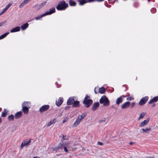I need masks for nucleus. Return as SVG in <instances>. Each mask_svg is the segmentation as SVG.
<instances>
[{
  "label": "nucleus",
  "mask_w": 158,
  "mask_h": 158,
  "mask_svg": "<svg viewBox=\"0 0 158 158\" xmlns=\"http://www.w3.org/2000/svg\"><path fill=\"white\" fill-rule=\"evenodd\" d=\"M70 143L69 141H67L66 142H63L60 143L58 144V145L55 146L53 148V151H56L57 152L59 150H62L64 149V152H68V148H69L70 146L69 145Z\"/></svg>",
  "instance_id": "nucleus-1"
},
{
  "label": "nucleus",
  "mask_w": 158,
  "mask_h": 158,
  "mask_svg": "<svg viewBox=\"0 0 158 158\" xmlns=\"http://www.w3.org/2000/svg\"><path fill=\"white\" fill-rule=\"evenodd\" d=\"M68 6V4L64 0H62L59 2L56 8L58 10H65Z\"/></svg>",
  "instance_id": "nucleus-2"
},
{
  "label": "nucleus",
  "mask_w": 158,
  "mask_h": 158,
  "mask_svg": "<svg viewBox=\"0 0 158 158\" xmlns=\"http://www.w3.org/2000/svg\"><path fill=\"white\" fill-rule=\"evenodd\" d=\"M101 104H102L104 106H108L110 104V101L108 98L105 95L102 96L99 100Z\"/></svg>",
  "instance_id": "nucleus-3"
},
{
  "label": "nucleus",
  "mask_w": 158,
  "mask_h": 158,
  "mask_svg": "<svg viewBox=\"0 0 158 158\" xmlns=\"http://www.w3.org/2000/svg\"><path fill=\"white\" fill-rule=\"evenodd\" d=\"M86 114H82L81 115L79 116L73 123V127H77L80 124L81 120L86 116Z\"/></svg>",
  "instance_id": "nucleus-4"
},
{
  "label": "nucleus",
  "mask_w": 158,
  "mask_h": 158,
  "mask_svg": "<svg viewBox=\"0 0 158 158\" xmlns=\"http://www.w3.org/2000/svg\"><path fill=\"white\" fill-rule=\"evenodd\" d=\"M93 100L90 99L86 98V97H85L83 102V104L85 105V107L88 108L92 104Z\"/></svg>",
  "instance_id": "nucleus-5"
},
{
  "label": "nucleus",
  "mask_w": 158,
  "mask_h": 158,
  "mask_svg": "<svg viewBox=\"0 0 158 158\" xmlns=\"http://www.w3.org/2000/svg\"><path fill=\"white\" fill-rule=\"evenodd\" d=\"M49 107V105H45L41 107L39 109V111L40 113H42L48 110Z\"/></svg>",
  "instance_id": "nucleus-6"
},
{
  "label": "nucleus",
  "mask_w": 158,
  "mask_h": 158,
  "mask_svg": "<svg viewBox=\"0 0 158 158\" xmlns=\"http://www.w3.org/2000/svg\"><path fill=\"white\" fill-rule=\"evenodd\" d=\"M148 99V97L145 96L143 98L139 101V105L143 106L144 104L147 101Z\"/></svg>",
  "instance_id": "nucleus-7"
},
{
  "label": "nucleus",
  "mask_w": 158,
  "mask_h": 158,
  "mask_svg": "<svg viewBox=\"0 0 158 158\" xmlns=\"http://www.w3.org/2000/svg\"><path fill=\"white\" fill-rule=\"evenodd\" d=\"M26 103L27 102H24L22 105V110L25 114H27L29 111L28 108L27 106H25Z\"/></svg>",
  "instance_id": "nucleus-8"
},
{
  "label": "nucleus",
  "mask_w": 158,
  "mask_h": 158,
  "mask_svg": "<svg viewBox=\"0 0 158 158\" xmlns=\"http://www.w3.org/2000/svg\"><path fill=\"white\" fill-rule=\"evenodd\" d=\"M100 104L98 102L94 103L92 106V110L94 111H95L99 106Z\"/></svg>",
  "instance_id": "nucleus-9"
},
{
  "label": "nucleus",
  "mask_w": 158,
  "mask_h": 158,
  "mask_svg": "<svg viewBox=\"0 0 158 158\" xmlns=\"http://www.w3.org/2000/svg\"><path fill=\"white\" fill-rule=\"evenodd\" d=\"M56 12V10L55 8L53 7L49 11L46 12L45 13L46 16L51 15L52 14L55 13Z\"/></svg>",
  "instance_id": "nucleus-10"
},
{
  "label": "nucleus",
  "mask_w": 158,
  "mask_h": 158,
  "mask_svg": "<svg viewBox=\"0 0 158 158\" xmlns=\"http://www.w3.org/2000/svg\"><path fill=\"white\" fill-rule=\"evenodd\" d=\"M63 102V99L62 98L60 97L56 101V104L57 106H60Z\"/></svg>",
  "instance_id": "nucleus-11"
},
{
  "label": "nucleus",
  "mask_w": 158,
  "mask_h": 158,
  "mask_svg": "<svg viewBox=\"0 0 158 158\" xmlns=\"http://www.w3.org/2000/svg\"><path fill=\"white\" fill-rule=\"evenodd\" d=\"M23 114L21 111H19L16 113L15 115V118L16 119H17L21 118Z\"/></svg>",
  "instance_id": "nucleus-12"
},
{
  "label": "nucleus",
  "mask_w": 158,
  "mask_h": 158,
  "mask_svg": "<svg viewBox=\"0 0 158 158\" xmlns=\"http://www.w3.org/2000/svg\"><path fill=\"white\" fill-rule=\"evenodd\" d=\"M130 102L128 101L123 104L121 106L122 109H124L127 107H128L130 106Z\"/></svg>",
  "instance_id": "nucleus-13"
},
{
  "label": "nucleus",
  "mask_w": 158,
  "mask_h": 158,
  "mask_svg": "<svg viewBox=\"0 0 158 158\" xmlns=\"http://www.w3.org/2000/svg\"><path fill=\"white\" fill-rule=\"evenodd\" d=\"M158 101V96L154 97L152 99L150 100L148 102V104H151L152 102H156Z\"/></svg>",
  "instance_id": "nucleus-14"
},
{
  "label": "nucleus",
  "mask_w": 158,
  "mask_h": 158,
  "mask_svg": "<svg viewBox=\"0 0 158 158\" xmlns=\"http://www.w3.org/2000/svg\"><path fill=\"white\" fill-rule=\"evenodd\" d=\"M80 106V102L78 101H75L72 104V107H78Z\"/></svg>",
  "instance_id": "nucleus-15"
},
{
  "label": "nucleus",
  "mask_w": 158,
  "mask_h": 158,
  "mask_svg": "<svg viewBox=\"0 0 158 158\" xmlns=\"http://www.w3.org/2000/svg\"><path fill=\"white\" fill-rule=\"evenodd\" d=\"M74 101V98L73 97H70L67 100V104L68 105H71L72 104Z\"/></svg>",
  "instance_id": "nucleus-16"
},
{
  "label": "nucleus",
  "mask_w": 158,
  "mask_h": 158,
  "mask_svg": "<svg viewBox=\"0 0 158 158\" xmlns=\"http://www.w3.org/2000/svg\"><path fill=\"white\" fill-rule=\"evenodd\" d=\"M149 120L148 119L145 120L141 122L140 124V126L141 127H143L145 125L147 124L149 122Z\"/></svg>",
  "instance_id": "nucleus-17"
},
{
  "label": "nucleus",
  "mask_w": 158,
  "mask_h": 158,
  "mask_svg": "<svg viewBox=\"0 0 158 158\" xmlns=\"http://www.w3.org/2000/svg\"><path fill=\"white\" fill-rule=\"evenodd\" d=\"M20 28L19 26L16 27L13 29H12L10 31V32L11 33H13L16 32H18L20 30Z\"/></svg>",
  "instance_id": "nucleus-18"
},
{
  "label": "nucleus",
  "mask_w": 158,
  "mask_h": 158,
  "mask_svg": "<svg viewBox=\"0 0 158 158\" xmlns=\"http://www.w3.org/2000/svg\"><path fill=\"white\" fill-rule=\"evenodd\" d=\"M123 101V99L122 98V96H120L116 100V104L117 105H119Z\"/></svg>",
  "instance_id": "nucleus-19"
},
{
  "label": "nucleus",
  "mask_w": 158,
  "mask_h": 158,
  "mask_svg": "<svg viewBox=\"0 0 158 158\" xmlns=\"http://www.w3.org/2000/svg\"><path fill=\"white\" fill-rule=\"evenodd\" d=\"M29 26V24L27 23H26L21 25V27L22 30L23 31L27 28Z\"/></svg>",
  "instance_id": "nucleus-20"
},
{
  "label": "nucleus",
  "mask_w": 158,
  "mask_h": 158,
  "mask_svg": "<svg viewBox=\"0 0 158 158\" xmlns=\"http://www.w3.org/2000/svg\"><path fill=\"white\" fill-rule=\"evenodd\" d=\"M106 91V89L103 87L99 88L98 89V92L101 94H103Z\"/></svg>",
  "instance_id": "nucleus-21"
},
{
  "label": "nucleus",
  "mask_w": 158,
  "mask_h": 158,
  "mask_svg": "<svg viewBox=\"0 0 158 158\" xmlns=\"http://www.w3.org/2000/svg\"><path fill=\"white\" fill-rule=\"evenodd\" d=\"M77 1L79 2V5L81 6L83 5L85 3H87L86 0H78Z\"/></svg>",
  "instance_id": "nucleus-22"
},
{
  "label": "nucleus",
  "mask_w": 158,
  "mask_h": 158,
  "mask_svg": "<svg viewBox=\"0 0 158 158\" xmlns=\"http://www.w3.org/2000/svg\"><path fill=\"white\" fill-rule=\"evenodd\" d=\"M23 142L25 146H28L29 145L30 143L31 142V139H29L28 141L24 140L23 141Z\"/></svg>",
  "instance_id": "nucleus-23"
},
{
  "label": "nucleus",
  "mask_w": 158,
  "mask_h": 158,
  "mask_svg": "<svg viewBox=\"0 0 158 158\" xmlns=\"http://www.w3.org/2000/svg\"><path fill=\"white\" fill-rule=\"evenodd\" d=\"M46 2H44L41 3L40 5H36V6L37 7V9L38 10H39L42 7L44 6V5H45L46 3Z\"/></svg>",
  "instance_id": "nucleus-24"
},
{
  "label": "nucleus",
  "mask_w": 158,
  "mask_h": 158,
  "mask_svg": "<svg viewBox=\"0 0 158 158\" xmlns=\"http://www.w3.org/2000/svg\"><path fill=\"white\" fill-rule=\"evenodd\" d=\"M69 3L70 6H74L76 5V4L75 2L72 0L69 1Z\"/></svg>",
  "instance_id": "nucleus-25"
},
{
  "label": "nucleus",
  "mask_w": 158,
  "mask_h": 158,
  "mask_svg": "<svg viewBox=\"0 0 158 158\" xmlns=\"http://www.w3.org/2000/svg\"><path fill=\"white\" fill-rule=\"evenodd\" d=\"M9 34V32H6L0 36V40L6 37V36Z\"/></svg>",
  "instance_id": "nucleus-26"
},
{
  "label": "nucleus",
  "mask_w": 158,
  "mask_h": 158,
  "mask_svg": "<svg viewBox=\"0 0 158 158\" xmlns=\"http://www.w3.org/2000/svg\"><path fill=\"white\" fill-rule=\"evenodd\" d=\"M30 0H24L22 3L20 5L19 7H21L22 6L24 5V4L27 3Z\"/></svg>",
  "instance_id": "nucleus-27"
},
{
  "label": "nucleus",
  "mask_w": 158,
  "mask_h": 158,
  "mask_svg": "<svg viewBox=\"0 0 158 158\" xmlns=\"http://www.w3.org/2000/svg\"><path fill=\"white\" fill-rule=\"evenodd\" d=\"M14 117L13 114H11L8 116V119L9 121H12L14 120Z\"/></svg>",
  "instance_id": "nucleus-28"
},
{
  "label": "nucleus",
  "mask_w": 158,
  "mask_h": 158,
  "mask_svg": "<svg viewBox=\"0 0 158 158\" xmlns=\"http://www.w3.org/2000/svg\"><path fill=\"white\" fill-rule=\"evenodd\" d=\"M45 16H46L45 15L44 13L43 14H42L40 15L39 16H37L35 18V19L36 20H40V19L43 17H44Z\"/></svg>",
  "instance_id": "nucleus-29"
},
{
  "label": "nucleus",
  "mask_w": 158,
  "mask_h": 158,
  "mask_svg": "<svg viewBox=\"0 0 158 158\" xmlns=\"http://www.w3.org/2000/svg\"><path fill=\"white\" fill-rule=\"evenodd\" d=\"M7 112H6V109H4V111L2 112L1 117H5L6 116Z\"/></svg>",
  "instance_id": "nucleus-30"
},
{
  "label": "nucleus",
  "mask_w": 158,
  "mask_h": 158,
  "mask_svg": "<svg viewBox=\"0 0 158 158\" xmlns=\"http://www.w3.org/2000/svg\"><path fill=\"white\" fill-rule=\"evenodd\" d=\"M55 120V119H52L48 123L47 125V127H48L51 125L52 123H53L54 121Z\"/></svg>",
  "instance_id": "nucleus-31"
},
{
  "label": "nucleus",
  "mask_w": 158,
  "mask_h": 158,
  "mask_svg": "<svg viewBox=\"0 0 158 158\" xmlns=\"http://www.w3.org/2000/svg\"><path fill=\"white\" fill-rule=\"evenodd\" d=\"M146 113L145 112H143L141 113L139 115V116L138 118V120H139L141 118H143L144 116L145 115Z\"/></svg>",
  "instance_id": "nucleus-32"
},
{
  "label": "nucleus",
  "mask_w": 158,
  "mask_h": 158,
  "mask_svg": "<svg viewBox=\"0 0 158 158\" xmlns=\"http://www.w3.org/2000/svg\"><path fill=\"white\" fill-rule=\"evenodd\" d=\"M150 130H151V128H147L145 129H141V130L143 131H142L143 132H144L145 133H147Z\"/></svg>",
  "instance_id": "nucleus-33"
},
{
  "label": "nucleus",
  "mask_w": 158,
  "mask_h": 158,
  "mask_svg": "<svg viewBox=\"0 0 158 158\" xmlns=\"http://www.w3.org/2000/svg\"><path fill=\"white\" fill-rule=\"evenodd\" d=\"M156 10L155 8H153L151 9V11L152 13H155L156 12Z\"/></svg>",
  "instance_id": "nucleus-34"
},
{
  "label": "nucleus",
  "mask_w": 158,
  "mask_h": 158,
  "mask_svg": "<svg viewBox=\"0 0 158 158\" xmlns=\"http://www.w3.org/2000/svg\"><path fill=\"white\" fill-rule=\"evenodd\" d=\"M68 139L66 138V135L64 136V135H63L61 139V141L62 142L65 140H67Z\"/></svg>",
  "instance_id": "nucleus-35"
},
{
  "label": "nucleus",
  "mask_w": 158,
  "mask_h": 158,
  "mask_svg": "<svg viewBox=\"0 0 158 158\" xmlns=\"http://www.w3.org/2000/svg\"><path fill=\"white\" fill-rule=\"evenodd\" d=\"M104 4L107 7L110 8L111 6V5L108 4L107 2L106 1L105 2Z\"/></svg>",
  "instance_id": "nucleus-36"
},
{
  "label": "nucleus",
  "mask_w": 158,
  "mask_h": 158,
  "mask_svg": "<svg viewBox=\"0 0 158 158\" xmlns=\"http://www.w3.org/2000/svg\"><path fill=\"white\" fill-rule=\"evenodd\" d=\"M6 23V21H3L0 23V27Z\"/></svg>",
  "instance_id": "nucleus-37"
},
{
  "label": "nucleus",
  "mask_w": 158,
  "mask_h": 158,
  "mask_svg": "<svg viewBox=\"0 0 158 158\" xmlns=\"http://www.w3.org/2000/svg\"><path fill=\"white\" fill-rule=\"evenodd\" d=\"M11 5V4L9 3L5 7V8H6L7 9H8L10 6Z\"/></svg>",
  "instance_id": "nucleus-38"
},
{
  "label": "nucleus",
  "mask_w": 158,
  "mask_h": 158,
  "mask_svg": "<svg viewBox=\"0 0 158 158\" xmlns=\"http://www.w3.org/2000/svg\"><path fill=\"white\" fill-rule=\"evenodd\" d=\"M106 120V118H104L102 120H100L99 121V123H102L103 122H105V121Z\"/></svg>",
  "instance_id": "nucleus-39"
},
{
  "label": "nucleus",
  "mask_w": 158,
  "mask_h": 158,
  "mask_svg": "<svg viewBox=\"0 0 158 158\" xmlns=\"http://www.w3.org/2000/svg\"><path fill=\"white\" fill-rule=\"evenodd\" d=\"M87 1V2H94L96 1V0H86Z\"/></svg>",
  "instance_id": "nucleus-40"
},
{
  "label": "nucleus",
  "mask_w": 158,
  "mask_h": 158,
  "mask_svg": "<svg viewBox=\"0 0 158 158\" xmlns=\"http://www.w3.org/2000/svg\"><path fill=\"white\" fill-rule=\"evenodd\" d=\"M135 102H132V103L131 104V108H133L135 105Z\"/></svg>",
  "instance_id": "nucleus-41"
},
{
  "label": "nucleus",
  "mask_w": 158,
  "mask_h": 158,
  "mask_svg": "<svg viewBox=\"0 0 158 158\" xmlns=\"http://www.w3.org/2000/svg\"><path fill=\"white\" fill-rule=\"evenodd\" d=\"M25 146V145H24V144H23V142H22L21 145H20V147H21V149H22Z\"/></svg>",
  "instance_id": "nucleus-42"
},
{
  "label": "nucleus",
  "mask_w": 158,
  "mask_h": 158,
  "mask_svg": "<svg viewBox=\"0 0 158 158\" xmlns=\"http://www.w3.org/2000/svg\"><path fill=\"white\" fill-rule=\"evenodd\" d=\"M132 98L131 97H129V98H127V100L128 101H131L132 100Z\"/></svg>",
  "instance_id": "nucleus-43"
},
{
  "label": "nucleus",
  "mask_w": 158,
  "mask_h": 158,
  "mask_svg": "<svg viewBox=\"0 0 158 158\" xmlns=\"http://www.w3.org/2000/svg\"><path fill=\"white\" fill-rule=\"evenodd\" d=\"M98 144H99L100 145H103V143L102 142H98Z\"/></svg>",
  "instance_id": "nucleus-44"
},
{
  "label": "nucleus",
  "mask_w": 158,
  "mask_h": 158,
  "mask_svg": "<svg viewBox=\"0 0 158 158\" xmlns=\"http://www.w3.org/2000/svg\"><path fill=\"white\" fill-rule=\"evenodd\" d=\"M8 9H7L6 8H5L2 11H3V12L4 13L5 12H6V10H7Z\"/></svg>",
  "instance_id": "nucleus-45"
},
{
  "label": "nucleus",
  "mask_w": 158,
  "mask_h": 158,
  "mask_svg": "<svg viewBox=\"0 0 158 158\" xmlns=\"http://www.w3.org/2000/svg\"><path fill=\"white\" fill-rule=\"evenodd\" d=\"M8 9H7L6 8H5L2 11H3V12L4 13L5 12H6V10H7Z\"/></svg>",
  "instance_id": "nucleus-46"
},
{
  "label": "nucleus",
  "mask_w": 158,
  "mask_h": 158,
  "mask_svg": "<svg viewBox=\"0 0 158 158\" xmlns=\"http://www.w3.org/2000/svg\"><path fill=\"white\" fill-rule=\"evenodd\" d=\"M56 85L57 86V87L59 88L60 87V85H59V84H58L57 82L56 83Z\"/></svg>",
  "instance_id": "nucleus-47"
},
{
  "label": "nucleus",
  "mask_w": 158,
  "mask_h": 158,
  "mask_svg": "<svg viewBox=\"0 0 158 158\" xmlns=\"http://www.w3.org/2000/svg\"><path fill=\"white\" fill-rule=\"evenodd\" d=\"M104 0H96V1L98 2H101L104 1Z\"/></svg>",
  "instance_id": "nucleus-48"
},
{
  "label": "nucleus",
  "mask_w": 158,
  "mask_h": 158,
  "mask_svg": "<svg viewBox=\"0 0 158 158\" xmlns=\"http://www.w3.org/2000/svg\"><path fill=\"white\" fill-rule=\"evenodd\" d=\"M4 13L3 12V11H2L0 13V16L2 15H3V14Z\"/></svg>",
  "instance_id": "nucleus-49"
},
{
  "label": "nucleus",
  "mask_w": 158,
  "mask_h": 158,
  "mask_svg": "<svg viewBox=\"0 0 158 158\" xmlns=\"http://www.w3.org/2000/svg\"><path fill=\"white\" fill-rule=\"evenodd\" d=\"M69 107H70L69 106H67L65 107V109H68V108H69Z\"/></svg>",
  "instance_id": "nucleus-50"
},
{
  "label": "nucleus",
  "mask_w": 158,
  "mask_h": 158,
  "mask_svg": "<svg viewBox=\"0 0 158 158\" xmlns=\"http://www.w3.org/2000/svg\"><path fill=\"white\" fill-rule=\"evenodd\" d=\"M96 88H95L94 89V92L95 94H97L98 93L96 91Z\"/></svg>",
  "instance_id": "nucleus-51"
},
{
  "label": "nucleus",
  "mask_w": 158,
  "mask_h": 158,
  "mask_svg": "<svg viewBox=\"0 0 158 158\" xmlns=\"http://www.w3.org/2000/svg\"><path fill=\"white\" fill-rule=\"evenodd\" d=\"M85 97H86V98H89V97L87 95H86Z\"/></svg>",
  "instance_id": "nucleus-52"
},
{
  "label": "nucleus",
  "mask_w": 158,
  "mask_h": 158,
  "mask_svg": "<svg viewBox=\"0 0 158 158\" xmlns=\"http://www.w3.org/2000/svg\"><path fill=\"white\" fill-rule=\"evenodd\" d=\"M66 121V120L65 119H64L63 120V123H64Z\"/></svg>",
  "instance_id": "nucleus-53"
},
{
  "label": "nucleus",
  "mask_w": 158,
  "mask_h": 158,
  "mask_svg": "<svg viewBox=\"0 0 158 158\" xmlns=\"http://www.w3.org/2000/svg\"><path fill=\"white\" fill-rule=\"evenodd\" d=\"M135 4H137V3H134V6L135 7H137V6H135Z\"/></svg>",
  "instance_id": "nucleus-54"
},
{
  "label": "nucleus",
  "mask_w": 158,
  "mask_h": 158,
  "mask_svg": "<svg viewBox=\"0 0 158 158\" xmlns=\"http://www.w3.org/2000/svg\"><path fill=\"white\" fill-rule=\"evenodd\" d=\"M2 121V118L0 117V124L1 123Z\"/></svg>",
  "instance_id": "nucleus-55"
},
{
  "label": "nucleus",
  "mask_w": 158,
  "mask_h": 158,
  "mask_svg": "<svg viewBox=\"0 0 158 158\" xmlns=\"http://www.w3.org/2000/svg\"><path fill=\"white\" fill-rule=\"evenodd\" d=\"M155 105H156V104H155V103H154V104H153V105L152 106V107H154V106H155Z\"/></svg>",
  "instance_id": "nucleus-56"
},
{
  "label": "nucleus",
  "mask_w": 158,
  "mask_h": 158,
  "mask_svg": "<svg viewBox=\"0 0 158 158\" xmlns=\"http://www.w3.org/2000/svg\"><path fill=\"white\" fill-rule=\"evenodd\" d=\"M154 158V157H148V158Z\"/></svg>",
  "instance_id": "nucleus-57"
},
{
  "label": "nucleus",
  "mask_w": 158,
  "mask_h": 158,
  "mask_svg": "<svg viewBox=\"0 0 158 158\" xmlns=\"http://www.w3.org/2000/svg\"><path fill=\"white\" fill-rule=\"evenodd\" d=\"M112 91H111V92H113L114 91V89L113 88H112Z\"/></svg>",
  "instance_id": "nucleus-58"
},
{
  "label": "nucleus",
  "mask_w": 158,
  "mask_h": 158,
  "mask_svg": "<svg viewBox=\"0 0 158 158\" xmlns=\"http://www.w3.org/2000/svg\"><path fill=\"white\" fill-rule=\"evenodd\" d=\"M112 91H111V92H113L114 91V89L113 88H112Z\"/></svg>",
  "instance_id": "nucleus-59"
},
{
  "label": "nucleus",
  "mask_w": 158,
  "mask_h": 158,
  "mask_svg": "<svg viewBox=\"0 0 158 158\" xmlns=\"http://www.w3.org/2000/svg\"><path fill=\"white\" fill-rule=\"evenodd\" d=\"M133 143L132 142H130V144H131L132 143Z\"/></svg>",
  "instance_id": "nucleus-60"
},
{
  "label": "nucleus",
  "mask_w": 158,
  "mask_h": 158,
  "mask_svg": "<svg viewBox=\"0 0 158 158\" xmlns=\"http://www.w3.org/2000/svg\"><path fill=\"white\" fill-rule=\"evenodd\" d=\"M122 96V98L123 97H125L124 95H123L122 96Z\"/></svg>",
  "instance_id": "nucleus-61"
},
{
  "label": "nucleus",
  "mask_w": 158,
  "mask_h": 158,
  "mask_svg": "<svg viewBox=\"0 0 158 158\" xmlns=\"http://www.w3.org/2000/svg\"><path fill=\"white\" fill-rule=\"evenodd\" d=\"M148 2H149L150 1V0H148Z\"/></svg>",
  "instance_id": "nucleus-62"
},
{
  "label": "nucleus",
  "mask_w": 158,
  "mask_h": 158,
  "mask_svg": "<svg viewBox=\"0 0 158 158\" xmlns=\"http://www.w3.org/2000/svg\"><path fill=\"white\" fill-rule=\"evenodd\" d=\"M112 107H114V106H112Z\"/></svg>",
  "instance_id": "nucleus-63"
}]
</instances>
